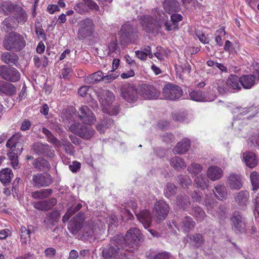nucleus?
<instances>
[{"label":"nucleus","instance_id":"f257e3e1","mask_svg":"<svg viewBox=\"0 0 259 259\" xmlns=\"http://www.w3.org/2000/svg\"><path fill=\"white\" fill-rule=\"evenodd\" d=\"M26 41L23 36L19 33L12 31L5 35L3 46L7 51L20 52L25 47Z\"/></svg>","mask_w":259,"mask_h":259},{"label":"nucleus","instance_id":"f03ea898","mask_svg":"<svg viewBox=\"0 0 259 259\" xmlns=\"http://www.w3.org/2000/svg\"><path fill=\"white\" fill-rule=\"evenodd\" d=\"M78 25L77 37L79 40H83L93 35L95 24L92 19L88 18L83 19L78 22Z\"/></svg>","mask_w":259,"mask_h":259},{"label":"nucleus","instance_id":"7ed1b4c3","mask_svg":"<svg viewBox=\"0 0 259 259\" xmlns=\"http://www.w3.org/2000/svg\"><path fill=\"white\" fill-rule=\"evenodd\" d=\"M103 111L112 115L113 113V94L109 90H102L98 95Z\"/></svg>","mask_w":259,"mask_h":259},{"label":"nucleus","instance_id":"20e7f679","mask_svg":"<svg viewBox=\"0 0 259 259\" xmlns=\"http://www.w3.org/2000/svg\"><path fill=\"white\" fill-rule=\"evenodd\" d=\"M70 131L85 140L90 139L94 135L95 131L90 125H86L80 123H74L71 125Z\"/></svg>","mask_w":259,"mask_h":259},{"label":"nucleus","instance_id":"39448f33","mask_svg":"<svg viewBox=\"0 0 259 259\" xmlns=\"http://www.w3.org/2000/svg\"><path fill=\"white\" fill-rule=\"evenodd\" d=\"M19 71L12 66H0V77L3 79L15 82L20 79Z\"/></svg>","mask_w":259,"mask_h":259},{"label":"nucleus","instance_id":"423d86ee","mask_svg":"<svg viewBox=\"0 0 259 259\" xmlns=\"http://www.w3.org/2000/svg\"><path fill=\"white\" fill-rule=\"evenodd\" d=\"M183 93V91L180 87L171 83L165 84L162 90L164 99L169 100L179 99L182 97Z\"/></svg>","mask_w":259,"mask_h":259},{"label":"nucleus","instance_id":"0eeeda50","mask_svg":"<svg viewBox=\"0 0 259 259\" xmlns=\"http://www.w3.org/2000/svg\"><path fill=\"white\" fill-rule=\"evenodd\" d=\"M156 17L159 21H162L164 22L166 29L168 31L177 29L178 22L181 21L183 18L180 14H172L170 16L171 22L169 23L166 21L167 19H168V17L166 16L163 13L159 12L157 13V16H156Z\"/></svg>","mask_w":259,"mask_h":259},{"label":"nucleus","instance_id":"6e6552de","mask_svg":"<svg viewBox=\"0 0 259 259\" xmlns=\"http://www.w3.org/2000/svg\"><path fill=\"white\" fill-rule=\"evenodd\" d=\"M232 227L236 233H243L246 232L245 220L239 211L235 212L231 218Z\"/></svg>","mask_w":259,"mask_h":259},{"label":"nucleus","instance_id":"1a4fd4ad","mask_svg":"<svg viewBox=\"0 0 259 259\" xmlns=\"http://www.w3.org/2000/svg\"><path fill=\"white\" fill-rule=\"evenodd\" d=\"M256 68L252 74L243 75L240 77V84L245 89H250L259 80V66H255Z\"/></svg>","mask_w":259,"mask_h":259},{"label":"nucleus","instance_id":"9d476101","mask_svg":"<svg viewBox=\"0 0 259 259\" xmlns=\"http://www.w3.org/2000/svg\"><path fill=\"white\" fill-rule=\"evenodd\" d=\"M119 90L121 96L127 102L132 103L137 100V92L132 84L124 83L121 85Z\"/></svg>","mask_w":259,"mask_h":259},{"label":"nucleus","instance_id":"9b49d317","mask_svg":"<svg viewBox=\"0 0 259 259\" xmlns=\"http://www.w3.org/2000/svg\"><path fill=\"white\" fill-rule=\"evenodd\" d=\"M139 94L143 98L149 100L157 99L160 95L159 92L153 86L147 84L140 85Z\"/></svg>","mask_w":259,"mask_h":259},{"label":"nucleus","instance_id":"f8f14e48","mask_svg":"<svg viewBox=\"0 0 259 259\" xmlns=\"http://www.w3.org/2000/svg\"><path fill=\"white\" fill-rule=\"evenodd\" d=\"M32 182L35 187L41 188L49 186L52 184L53 179L49 173H37L33 176Z\"/></svg>","mask_w":259,"mask_h":259},{"label":"nucleus","instance_id":"ddd939ff","mask_svg":"<svg viewBox=\"0 0 259 259\" xmlns=\"http://www.w3.org/2000/svg\"><path fill=\"white\" fill-rule=\"evenodd\" d=\"M169 210L168 205L163 200L156 202L153 207L155 215L159 221L164 220L166 218Z\"/></svg>","mask_w":259,"mask_h":259},{"label":"nucleus","instance_id":"4468645a","mask_svg":"<svg viewBox=\"0 0 259 259\" xmlns=\"http://www.w3.org/2000/svg\"><path fill=\"white\" fill-rule=\"evenodd\" d=\"M31 148L33 152L38 155H42L50 158L54 157L55 155L54 151L47 144L36 142L32 145Z\"/></svg>","mask_w":259,"mask_h":259},{"label":"nucleus","instance_id":"2eb2a0df","mask_svg":"<svg viewBox=\"0 0 259 259\" xmlns=\"http://www.w3.org/2000/svg\"><path fill=\"white\" fill-rule=\"evenodd\" d=\"M84 221V214L80 212L77 213L68 223V229L70 233L73 235L77 234L82 228Z\"/></svg>","mask_w":259,"mask_h":259},{"label":"nucleus","instance_id":"dca6fc26","mask_svg":"<svg viewBox=\"0 0 259 259\" xmlns=\"http://www.w3.org/2000/svg\"><path fill=\"white\" fill-rule=\"evenodd\" d=\"M79 118L85 124H91L96 121V117L92 110L86 105H82L79 109Z\"/></svg>","mask_w":259,"mask_h":259},{"label":"nucleus","instance_id":"f3484780","mask_svg":"<svg viewBox=\"0 0 259 259\" xmlns=\"http://www.w3.org/2000/svg\"><path fill=\"white\" fill-rule=\"evenodd\" d=\"M189 96L192 100L197 102H210L214 100L216 98L214 95L208 94L200 91H192Z\"/></svg>","mask_w":259,"mask_h":259},{"label":"nucleus","instance_id":"a211bd4d","mask_svg":"<svg viewBox=\"0 0 259 259\" xmlns=\"http://www.w3.org/2000/svg\"><path fill=\"white\" fill-rule=\"evenodd\" d=\"M57 203V200L55 198L35 201L32 203L33 206L36 209L41 211H48L51 209Z\"/></svg>","mask_w":259,"mask_h":259},{"label":"nucleus","instance_id":"6ab92c4d","mask_svg":"<svg viewBox=\"0 0 259 259\" xmlns=\"http://www.w3.org/2000/svg\"><path fill=\"white\" fill-rule=\"evenodd\" d=\"M227 186L232 190H239L243 185L242 177L240 174L231 173L227 180Z\"/></svg>","mask_w":259,"mask_h":259},{"label":"nucleus","instance_id":"aec40b11","mask_svg":"<svg viewBox=\"0 0 259 259\" xmlns=\"http://www.w3.org/2000/svg\"><path fill=\"white\" fill-rule=\"evenodd\" d=\"M14 18L17 23L24 25L28 20L26 11L19 5H18L13 13Z\"/></svg>","mask_w":259,"mask_h":259},{"label":"nucleus","instance_id":"412c9836","mask_svg":"<svg viewBox=\"0 0 259 259\" xmlns=\"http://www.w3.org/2000/svg\"><path fill=\"white\" fill-rule=\"evenodd\" d=\"M18 4H14L10 1L0 0V13L4 16L13 14Z\"/></svg>","mask_w":259,"mask_h":259},{"label":"nucleus","instance_id":"4be33fe9","mask_svg":"<svg viewBox=\"0 0 259 259\" xmlns=\"http://www.w3.org/2000/svg\"><path fill=\"white\" fill-rule=\"evenodd\" d=\"M242 160L246 165L249 168H254L258 163V159L256 154L251 151H246L243 153Z\"/></svg>","mask_w":259,"mask_h":259},{"label":"nucleus","instance_id":"5701e85b","mask_svg":"<svg viewBox=\"0 0 259 259\" xmlns=\"http://www.w3.org/2000/svg\"><path fill=\"white\" fill-rule=\"evenodd\" d=\"M136 215L145 229L150 227L152 222V215L148 210H143L140 212L136 213Z\"/></svg>","mask_w":259,"mask_h":259},{"label":"nucleus","instance_id":"b1692460","mask_svg":"<svg viewBox=\"0 0 259 259\" xmlns=\"http://www.w3.org/2000/svg\"><path fill=\"white\" fill-rule=\"evenodd\" d=\"M16 88L13 84L0 80V94L12 96L16 94Z\"/></svg>","mask_w":259,"mask_h":259},{"label":"nucleus","instance_id":"393cba45","mask_svg":"<svg viewBox=\"0 0 259 259\" xmlns=\"http://www.w3.org/2000/svg\"><path fill=\"white\" fill-rule=\"evenodd\" d=\"M20 137L18 134L13 135L7 142L6 146L10 148L9 152H17L18 148L22 147L20 143Z\"/></svg>","mask_w":259,"mask_h":259},{"label":"nucleus","instance_id":"a878e982","mask_svg":"<svg viewBox=\"0 0 259 259\" xmlns=\"http://www.w3.org/2000/svg\"><path fill=\"white\" fill-rule=\"evenodd\" d=\"M223 174V170L217 166L209 167L207 171V175L209 179L214 181L221 179Z\"/></svg>","mask_w":259,"mask_h":259},{"label":"nucleus","instance_id":"bb28decb","mask_svg":"<svg viewBox=\"0 0 259 259\" xmlns=\"http://www.w3.org/2000/svg\"><path fill=\"white\" fill-rule=\"evenodd\" d=\"M226 84L229 90L232 89L238 91L241 89L240 77L236 75H231L227 80Z\"/></svg>","mask_w":259,"mask_h":259},{"label":"nucleus","instance_id":"cd10ccee","mask_svg":"<svg viewBox=\"0 0 259 259\" xmlns=\"http://www.w3.org/2000/svg\"><path fill=\"white\" fill-rule=\"evenodd\" d=\"M157 21L149 16H144L141 18V24L146 31H151L156 26Z\"/></svg>","mask_w":259,"mask_h":259},{"label":"nucleus","instance_id":"c85d7f7f","mask_svg":"<svg viewBox=\"0 0 259 259\" xmlns=\"http://www.w3.org/2000/svg\"><path fill=\"white\" fill-rule=\"evenodd\" d=\"M249 198V192L246 190H242L238 193L235 199L236 202L240 207L244 208L246 205Z\"/></svg>","mask_w":259,"mask_h":259},{"label":"nucleus","instance_id":"c756f323","mask_svg":"<svg viewBox=\"0 0 259 259\" xmlns=\"http://www.w3.org/2000/svg\"><path fill=\"white\" fill-rule=\"evenodd\" d=\"M194 184L196 188L204 190L208 188L209 180L205 175L201 174L194 179Z\"/></svg>","mask_w":259,"mask_h":259},{"label":"nucleus","instance_id":"7c9ffc66","mask_svg":"<svg viewBox=\"0 0 259 259\" xmlns=\"http://www.w3.org/2000/svg\"><path fill=\"white\" fill-rule=\"evenodd\" d=\"M195 222L189 216L182 219L180 225L184 232L188 233L192 230L195 226Z\"/></svg>","mask_w":259,"mask_h":259},{"label":"nucleus","instance_id":"2f4dec72","mask_svg":"<svg viewBox=\"0 0 259 259\" xmlns=\"http://www.w3.org/2000/svg\"><path fill=\"white\" fill-rule=\"evenodd\" d=\"M23 148L20 146V148H18L17 152H9L8 156L9 157L12 166L13 168L16 169L19 167L18 156L20 155L22 152Z\"/></svg>","mask_w":259,"mask_h":259},{"label":"nucleus","instance_id":"473e14b6","mask_svg":"<svg viewBox=\"0 0 259 259\" xmlns=\"http://www.w3.org/2000/svg\"><path fill=\"white\" fill-rule=\"evenodd\" d=\"M190 147V141L187 139H184L177 144L174 150L177 154H183L189 150Z\"/></svg>","mask_w":259,"mask_h":259},{"label":"nucleus","instance_id":"72a5a7b5","mask_svg":"<svg viewBox=\"0 0 259 259\" xmlns=\"http://www.w3.org/2000/svg\"><path fill=\"white\" fill-rule=\"evenodd\" d=\"M32 164L35 168L40 170H48L51 167L49 162L41 157L36 158Z\"/></svg>","mask_w":259,"mask_h":259},{"label":"nucleus","instance_id":"f704fd0d","mask_svg":"<svg viewBox=\"0 0 259 259\" xmlns=\"http://www.w3.org/2000/svg\"><path fill=\"white\" fill-rule=\"evenodd\" d=\"M51 189H41L35 191L31 193V197L36 199H42L49 197L52 194Z\"/></svg>","mask_w":259,"mask_h":259},{"label":"nucleus","instance_id":"c9c22d12","mask_svg":"<svg viewBox=\"0 0 259 259\" xmlns=\"http://www.w3.org/2000/svg\"><path fill=\"white\" fill-rule=\"evenodd\" d=\"M17 54L10 52H5L1 56V59L6 64H16L18 60Z\"/></svg>","mask_w":259,"mask_h":259},{"label":"nucleus","instance_id":"e433bc0d","mask_svg":"<svg viewBox=\"0 0 259 259\" xmlns=\"http://www.w3.org/2000/svg\"><path fill=\"white\" fill-rule=\"evenodd\" d=\"M13 176V174L11 169L9 168L3 169L0 171V181L6 185L10 182Z\"/></svg>","mask_w":259,"mask_h":259},{"label":"nucleus","instance_id":"4c0bfd02","mask_svg":"<svg viewBox=\"0 0 259 259\" xmlns=\"http://www.w3.org/2000/svg\"><path fill=\"white\" fill-rule=\"evenodd\" d=\"M60 217V212L57 210H54L47 214L45 221L48 224L54 225L59 221Z\"/></svg>","mask_w":259,"mask_h":259},{"label":"nucleus","instance_id":"58836bf2","mask_svg":"<svg viewBox=\"0 0 259 259\" xmlns=\"http://www.w3.org/2000/svg\"><path fill=\"white\" fill-rule=\"evenodd\" d=\"M163 7L167 13L170 14L177 11L178 3L176 0H165L163 3Z\"/></svg>","mask_w":259,"mask_h":259},{"label":"nucleus","instance_id":"ea45409f","mask_svg":"<svg viewBox=\"0 0 259 259\" xmlns=\"http://www.w3.org/2000/svg\"><path fill=\"white\" fill-rule=\"evenodd\" d=\"M31 226L26 228L24 226H22L20 229V237L22 243H27L30 240V233Z\"/></svg>","mask_w":259,"mask_h":259},{"label":"nucleus","instance_id":"a19ab883","mask_svg":"<svg viewBox=\"0 0 259 259\" xmlns=\"http://www.w3.org/2000/svg\"><path fill=\"white\" fill-rule=\"evenodd\" d=\"M215 197L220 200L225 198L227 194L226 187L224 185H217L213 190Z\"/></svg>","mask_w":259,"mask_h":259},{"label":"nucleus","instance_id":"79ce46f5","mask_svg":"<svg viewBox=\"0 0 259 259\" xmlns=\"http://www.w3.org/2000/svg\"><path fill=\"white\" fill-rule=\"evenodd\" d=\"M170 163L176 170H180L186 167V164L184 160L180 157L175 156L170 160Z\"/></svg>","mask_w":259,"mask_h":259},{"label":"nucleus","instance_id":"37998d69","mask_svg":"<svg viewBox=\"0 0 259 259\" xmlns=\"http://www.w3.org/2000/svg\"><path fill=\"white\" fill-rule=\"evenodd\" d=\"M2 24L8 29H12L17 28L19 24L17 23L14 16H9L4 20Z\"/></svg>","mask_w":259,"mask_h":259},{"label":"nucleus","instance_id":"c03bdc74","mask_svg":"<svg viewBox=\"0 0 259 259\" xmlns=\"http://www.w3.org/2000/svg\"><path fill=\"white\" fill-rule=\"evenodd\" d=\"M41 132L43 134H44L47 138V141L52 143L55 146H59L60 145V142L53 135L51 131L46 128V127H43L42 128Z\"/></svg>","mask_w":259,"mask_h":259},{"label":"nucleus","instance_id":"a18cd8bd","mask_svg":"<svg viewBox=\"0 0 259 259\" xmlns=\"http://www.w3.org/2000/svg\"><path fill=\"white\" fill-rule=\"evenodd\" d=\"M178 206L182 209H185L190 204L188 197L185 195H179L177 198Z\"/></svg>","mask_w":259,"mask_h":259},{"label":"nucleus","instance_id":"49530a36","mask_svg":"<svg viewBox=\"0 0 259 259\" xmlns=\"http://www.w3.org/2000/svg\"><path fill=\"white\" fill-rule=\"evenodd\" d=\"M203 169L202 166L197 163H192L188 166L187 170L192 176H197L200 174Z\"/></svg>","mask_w":259,"mask_h":259},{"label":"nucleus","instance_id":"de8ad7c7","mask_svg":"<svg viewBox=\"0 0 259 259\" xmlns=\"http://www.w3.org/2000/svg\"><path fill=\"white\" fill-rule=\"evenodd\" d=\"M191 70L190 66H175L176 75L180 78L185 75L189 74Z\"/></svg>","mask_w":259,"mask_h":259},{"label":"nucleus","instance_id":"09e8293b","mask_svg":"<svg viewBox=\"0 0 259 259\" xmlns=\"http://www.w3.org/2000/svg\"><path fill=\"white\" fill-rule=\"evenodd\" d=\"M192 214L198 221H202L206 217L204 211L199 206H194L193 207Z\"/></svg>","mask_w":259,"mask_h":259},{"label":"nucleus","instance_id":"8fccbe9b","mask_svg":"<svg viewBox=\"0 0 259 259\" xmlns=\"http://www.w3.org/2000/svg\"><path fill=\"white\" fill-rule=\"evenodd\" d=\"M250 180L252 185V190L256 191L259 189V174L253 171L250 175Z\"/></svg>","mask_w":259,"mask_h":259},{"label":"nucleus","instance_id":"3c124183","mask_svg":"<svg viewBox=\"0 0 259 259\" xmlns=\"http://www.w3.org/2000/svg\"><path fill=\"white\" fill-rule=\"evenodd\" d=\"M177 191V187L174 183H167L164 189V196L169 198L174 195Z\"/></svg>","mask_w":259,"mask_h":259},{"label":"nucleus","instance_id":"603ef678","mask_svg":"<svg viewBox=\"0 0 259 259\" xmlns=\"http://www.w3.org/2000/svg\"><path fill=\"white\" fill-rule=\"evenodd\" d=\"M204 204L207 207L208 212L215 215L212 209L214 208L216 206L217 203L213 199L210 198V196L208 195H206V198L204 202Z\"/></svg>","mask_w":259,"mask_h":259},{"label":"nucleus","instance_id":"864d4df0","mask_svg":"<svg viewBox=\"0 0 259 259\" xmlns=\"http://www.w3.org/2000/svg\"><path fill=\"white\" fill-rule=\"evenodd\" d=\"M103 78V72L101 71H98L90 75L87 78V81L95 84L98 83L99 81L102 80Z\"/></svg>","mask_w":259,"mask_h":259},{"label":"nucleus","instance_id":"5fc2aeb1","mask_svg":"<svg viewBox=\"0 0 259 259\" xmlns=\"http://www.w3.org/2000/svg\"><path fill=\"white\" fill-rule=\"evenodd\" d=\"M177 180L179 183L184 188H187L192 184V180L187 175L178 176Z\"/></svg>","mask_w":259,"mask_h":259},{"label":"nucleus","instance_id":"6e6d98bb","mask_svg":"<svg viewBox=\"0 0 259 259\" xmlns=\"http://www.w3.org/2000/svg\"><path fill=\"white\" fill-rule=\"evenodd\" d=\"M187 116V114L185 112H179L173 113L172 115L173 120L179 122H183L186 121Z\"/></svg>","mask_w":259,"mask_h":259},{"label":"nucleus","instance_id":"4d7b16f0","mask_svg":"<svg viewBox=\"0 0 259 259\" xmlns=\"http://www.w3.org/2000/svg\"><path fill=\"white\" fill-rule=\"evenodd\" d=\"M167 55V51L161 47H157V52L154 53V56L159 60L163 59Z\"/></svg>","mask_w":259,"mask_h":259},{"label":"nucleus","instance_id":"13d9d810","mask_svg":"<svg viewBox=\"0 0 259 259\" xmlns=\"http://www.w3.org/2000/svg\"><path fill=\"white\" fill-rule=\"evenodd\" d=\"M190 239L196 243V245L197 246H199L202 245L204 242L203 236L200 234H194L190 238Z\"/></svg>","mask_w":259,"mask_h":259},{"label":"nucleus","instance_id":"bf43d9fd","mask_svg":"<svg viewBox=\"0 0 259 259\" xmlns=\"http://www.w3.org/2000/svg\"><path fill=\"white\" fill-rule=\"evenodd\" d=\"M103 257L105 259H111L113 256V247L104 249L102 251Z\"/></svg>","mask_w":259,"mask_h":259},{"label":"nucleus","instance_id":"052dcab7","mask_svg":"<svg viewBox=\"0 0 259 259\" xmlns=\"http://www.w3.org/2000/svg\"><path fill=\"white\" fill-rule=\"evenodd\" d=\"M39 23L35 24V33L38 37H41L44 40L46 39V35L45 33L44 30L42 28L41 26L39 25Z\"/></svg>","mask_w":259,"mask_h":259},{"label":"nucleus","instance_id":"680f3d73","mask_svg":"<svg viewBox=\"0 0 259 259\" xmlns=\"http://www.w3.org/2000/svg\"><path fill=\"white\" fill-rule=\"evenodd\" d=\"M220 94H223L229 91L228 87H225V83L223 80H218V87L217 88Z\"/></svg>","mask_w":259,"mask_h":259},{"label":"nucleus","instance_id":"e2e57ef3","mask_svg":"<svg viewBox=\"0 0 259 259\" xmlns=\"http://www.w3.org/2000/svg\"><path fill=\"white\" fill-rule=\"evenodd\" d=\"M64 150L65 152L70 155H73L74 153V147L73 145L69 142H64L63 144Z\"/></svg>","mask_w":259,"mask_h":259},{"label":"nucleus","instance_id":"0e129e2a","mask_svg":"<svg viewBox=\"0 0 259 259\" xmlns=\"http://www.w3.org/2000/svg\"><path fill=\"white\" fill-rule=\"evenodd\" d=\"M84 6H87L90 9L93 10H98L99 8V6L92 0H83Z\"/></svg>","mask_w":259,"mask_h":259},{"label":"nucleus","instance_id":"69168bd1","mask_svg":"<svg viewBox=\"0 0 259 259\" xmlns=\"http://www.w3.org/2000/svg\"><path fill=\"white\" fill-rule=\"evenodd\" d=\"M56 250L53 247H49L45 249V254L46 257L53 258L56 254Z\"/></svg>","mask_w":259,"mask_h":259},{"label":"nucleus","instance_id":"338daca9","mask_svg":"<svg viewBox=\"0 0 259 259\" xmlns=\"http://www.w3.org/2000/svg\"><path fill=\"white\" fill-rule=\"evenodd\" d=\"M202 192L199 190L194 191L191 194V197L193 200L196 202H200L201 200Z\"/></svg>","mask_w":259,"mask_h":259},{"label":"nucleus","instance_id":"774afa93","mask_svg":"<svg viewBox=\"0 0 259 259\" xmlns=\"http://www.w3.org/2000/svg\"><path fill=\"white\" fill-rule=\"evenodd\" d=\"M31 124V122L29 120L25 119L22 122L20 130L22 131H27L30 129Z\"/></svg>","mask_w":259,"mask_h":259}]
</instances>
